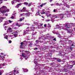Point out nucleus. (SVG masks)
<instances>
[{"label": "nucleus", "mask_w": 75, "mask_h": 75, "mask_svg": "<svg viewBox=\"0 0 75 75\" xmlns=\"http://www.w3.org/2000/svg\"><path fill=\"white\" fill-rule=\"evenodd\" d=\"M63 17H64V15L63 14H61L59 16V17H58V19L59 20H60L62 19Z\"/></svg>", "instance_id": "3"}, {"label": "nucleus", "mask_w": 75, "mask_h": 75, "mask_svg": "<svg viewBox=\"0 0 75 75\" xmlns=\"http://www.w3.org/2000/svg\"><path fill=\"white\" fill-rule=\"evenodd\" d=\"M16 70H14V71H12V72H13L14 73V72H16Z\"/></svg>", "instance_id": "50"}, {"label": "nucleus", "mask_w": 75, "mask_h": 75, "mask_svg": "<svg viewBox=\"0 0 75 75\" xmlns=\"http://www.w3.org/2000/svg\"><path fill=\"white\" fill-rule=\"evenodd\" d=\"M57 10L55 9H54L53 12H54V13H57Z\"/></svg>", "instance_id": "23"}, {"label": "nucleus", "mask_w": 75, "mask_h": 75, "mask_svg": "<svg viewBox=\"0 0 75 75\" xmlns=\"http://www.w3.org/2000/svg\"><path fill=\"white\" fill-rule=\"evenodd\" d=\"M21 4H18L16 6V8H18V7H19V6H21Z\"/></svg>", "instance_id": "11"}, {"label": "nucleus", "mask_w": 75, "mask_h": 75, "mask_svg": "<svg viewBox=\"0 0 75 75\" xmlns=\"http://www.w3.org/2000/svg\"><path fill=\"white\" fill-rule=\"evenodd\" d=\"M57 61H58L59 62H61V60L58 58H57Z\"/></svg>", "instance_id": "18"}, {"label": "nucleus", "mask_w": 75, "mask_h": 75, "mask_svg": "<svg viewBox=\"0 0 75 75\" xmlns=\"http://www.w3.org/2000/svg\"><path fill=\"white\" fill-rule=\"evenodd\" d=\"M0 18H1V19H2V20H4V18L2 17H0Z\"/></svg>", "instance_id": "24"}, {"label": "nucleus", "mask_w": 75, "mask_h": 75, "mask_svg": "<svg viewBox=\"0 0 75 75\" xmlns=\"http://www.w3.org/2000/svg\"><path fill=\"white\" fill-rule=\"evenodd\" d=\"M19 24H17L16 25H18V26Z\"/></svg>", "instance_id": "58"}, {"label": "nucleus", "mask_w": 75, "mask_h": 75, "mask_svg": "<svg viewBox=\"0 0 75 75\" xmlns=\"http://www.w3.org/2000/svg\"><path fill=\"white\" fill-rule=\"evenodd\" d=\"M38 39H39V40H40L41 39V38H40V37Z\"/></svg>", "instance_id": "55"}, {"label": "nucleus", "mask_w": 75, "mask_h": 75, "mask_svg": "<svg viewBox=\"0 0 75 75\" xmlns=\"http://www.w3.org/2000/svg\"><path fill=\"white\" fill-rule=\"evenodd\" d=\"M25 18L24 17H23L21 18V19H22V20H23Z\"/></svg>", "instance_id": "40"}, {"label": "nucleus", "mask_w": 75, "mask_h": 75, "mask_svg": "<svg viewBox=\"0 0 75 75\" xmlns=\"http://www.w3.org/2000/svg\"><path fill=\"white\" fill-rule=\"evenodd\" d=\"M1 55H3V53H1Z\"/></svg>", "instance_id": "56"}, {"label": "nucleus", "mask_w": 75, "mask_h": 75, "mask_svg": "<svg viewBox=\"0 0 75 75\" xmlns=\"http://www.w3.org/2000/svg\"><path fill=\"white\" fill-rule=\"evenodd\" d=\"M70 50H72V47H71L70 48Z\"/></svg>", "instance_id": "53"}, {"label": "nucleus", "mask_w": 75, "mask_h": 75, "mask_svg": "<svg viewBox=\"0 0 75 75\" xmlns=\"http://www.w3.org/2000/svg\"><path fill=\"white\" fill-rule=\"evenodd\" d=\"M31 45H32V44L30 43V44H29V46H31Z\"/></svg>", "instance_id": "35"}, {"label": "nucleus", "mask_w": 75, "mask_h": 75, "mask_svg": "<svg viewBox=\"0 0 75 75\" xmlns=\"http://www.w3.org/2000/svg\"><path fill=\"white\" fill-rule=\"evenodd\" d=\"M21 25H18V27H21Z\"/></svg>", "instance_id": "59"}, {"label": "nucleus", "mask_w": 75, "mask_h": 75, "mask_svg": "<svg viewBox=\"0 0 75 75\" xmlns=\"http://www.w3.org/2000/svg\"><path fill=\"white\" fill-rule=\"evenodd\" d=\"M4 72V70H0V75H2V73Z\"/></svg>", "instance_id": "10"}, {"label": "nucleus", "mask_w": 75, "mask_h": 75, "mask_svg": "<svg viewBox=\"0 0 75 75\" xmlns=\"http://www.w3.org/2000/svg\"><path fill=\"white\" fill-rule=\"evenodd\" d=\"M32 31H34V29H31Z\"/></svg>", "instance_id": "60"}, {"label": "nucleus", "mask_w": 75, "mask_h": 75, "mask_svg": "<svg viewBox=\"0 0 75 75\" xmlns=\"http://www.w3.org/2000/svg\"><path fill=\"white\" fill-rule=\"evenodd\" d=\"M34 62L35 64H36L37 63V62L36 61H35Z\"/></svg>", "instance_id": "36"}, {"label": "nucleus", "mask_w": 75, "mask_h": 75, "mask_svg": "<svg viewBox=\"0 0 75 75\" xmlns=\"http://www.w3.org/2000/svg\"><path fill=\"white\" fill-rule=\"evenodd\" d=\"M0 65H1L2 67H4V66H5V64L4 63H3V64H0Z\"/></svg>", "instance_id": "19"}, {"label": "nucleus", "mask_w": 75, "mask_h": 75, "mask_svg": "<svg viewBox=\"0 0 75 75\" xmlns=\"http://www.w3.org/2000/svg\"><path fill=\"white\" fill-rule=\"evenodd\" d=\"M16 1H18V0H16Z\"/></svg>", "instance_id": "64"}, {"label": "nucleus", "mask_w": 75, "mask_h": 75, "mask_svg": "<svg viewBox=\"0 0 75 75\" xmlns=\"http://www.w3.org/2000/svg\"><path fill=\"white\" fill-rule=\"evenodd\" d=\"M26 12H28V11H28V10H26Z\"/></svg>", "instance_id": "49"}, {"label": "nucleus", "mask_w": 75, "mask_h": 75, "mask_svg": "<svg viewBox=\"0 0 75 75\" xmlns=\"http://www.w3.org/2000/svg\"><path fill=\"white\" fill-rule=\"evenodd\" d=\"M32 5V3H30L29 4H28V7H30Z\"/></svg>", "instance_id": "17"}, {"label": "nucleus", "mask_w": 75, "mask_h": 75, "mask_svg": "<svg viewBox=\"0 0 75 75\" xmlns=\"http://www.w3.org/2000/svg\"><path fill=\"white\" fill-rule=\"evenodd\" d=\"M57 58H55V57H54L53 58V59H57Z\"/></svg>", "instance_id": "42"}, {"label": "nucleus", "mask_w": 75, "mask_h": 75, "mask_svg": "<svg viewBox=\"0 0 75 75\" xmlns=\"http://www.w3.org/2000/svg\"><path fill=\"white\" fill-rule=\"evenodd\" d=\"M73 66H74V65H70V67H71V68H72V67H73Z\"/></svg>", "instance_id": "41"}, {"label": "nucleus", "mask_w": 75, "mask_h": 75, "mask_svg": "<svg viewBox=\"0 0 75 75\" xmlns=\"http://www.w3.org/2000/svg\"><path fill=\"white\" fill-rule=\"evenodd\" d=\"M48 25L49 27H51V25H50V23H48Z\"/></svg>", "instance_id": "33"}, {"label": "nucleus", "mask_w": 75, "mask_h": 75, "mask_svg": "<svg viewBox=\"0 0 75 75\" xmlns=\"http://www.w3.org/2000/svg\"><path fill=\"white\" fill-rule=\"evenodd\" d=\"M5 16H8V15L7 14H6L5 15Z\"/></svg>", "instance_id": "57"}, {"label": "nucleus", "mask_w": 75, "mask_h": 75, "mask_svg": "<svg viewBox=\"0 0 75 75\" xmlns=\"http://www.w3.org/2000/svg\"><path fill=\"white\" fill-rule=\"evenodd\" d=\"M42 42V41H41L40 40H36V42L37 44H38L39 42Z\"/></svg>", "instance_id": "9"}, {"label": "nucleus", "mask_w": 75, "mask_h": 75, "mask_svg": "<svg viewBox=\"0 0 75 75\" xmlns=\"http://www.w3.org/2000/svg\"><path fill=\"white\" fill-rule=\"evenodd\" d=\"M38 50V48L36 47L34 49V50Z\"/></svg>", "instance_id": "37"}, {"label": "nucleus", "mask_w": 75, "mask_h": 75, "mask_svg": "<svg viewBox=\"0 0 75 75\" xmlns=\"http://www.w3.org/2000/svg\"><path fill=\"white\" fill-rule=\"evenodd\" d=\"M2 8L4 11H1V10H0V11H1L2 14H5L6 12V10H7V7L4 6H3Z\"/></svg>", "instance_id": "2"}, {"label": "nucleus", "mask_w": 75, "mask_h": 75, "mask_svg": "<svg viewBox=\"0 0 75 75\" xmlns=\"http://www.w3.org/2000/svg\"><path fill=\"white\" fill-rule=\"evenodd\" d=\"M0 56L1 57V58H2V59H4V57L1 56V55H0Z\"/></svg>", "instance_id": "26"}, {"label": "nucleus", "mask_w": 75, "mask_h": 75, "mask_svg": "<svg viewBox=\"0 0 75 75\" xmlns=\"http://www.w3.org/2000/svg\"><path fill=\"white\" fill-rule=\"evenodd\" d=\"M69 42H70V43H71V42H72L71 40H69Z\"/></svg>", "instance_id": "34"}, {"label": "nucleus", "mask_w": 75, "mask_h": 75, "mask_svg": "<svg viewBox=\"0 0 75 75\" xmlns=\"http://www.w3.org/2000/svg\"><path fill=\"white\" fill-rule=\"evenodd\" d=\"M14 1H11V3L12 4H13L14 3Z\"/></svg>", "instance_id": "27"}, {"label": "nucleus", "mask_w": 75, "mask_h": 75, "mask_svg": "<svg viewBox=\"0 0 75 75\" xmlns=\"http://www.w3.org/2000/svg\"><path fill=\"white\" fill-rule=\"evenodd\" d=\"M52 0H50V2H52Z\"/></svg>", "instance_id": "52"}, {"label": "nucleus", "mask_w": 75, "mask_h": 75, "mask_svg": "<svg viewBox=\"0 0 75 75\" xmlns=\"http://www.w3.org/2000/svg\"><path fill=\"white\" fill-rule=\"evenodd\" d=\"M4 38H5V39H6V40H8V37L7 36V35H6L4 37Z\"/></svg>", "instance_id": "20"}, {"label": "nucleus", "mask_w": 75, "mask_h": 75, "mask_svg": "<svg viewBox=\"0 0 75 75\" xmlns=\"http://www.w3.org/2000/svg\"><path fill=\"white\" fill-rule=\"evenodd\" d=\"M54 4H51V6H52V5H54Z\"/></svg>", "instance_id": "54"}, {"label": "nucleus", "mask_w": 75, "mask_h": 75, "mask_svg": "<svg viewBox=\"0 0 75 75\" xmlns=\"http://www.w3.org/2000/svg\"><path fill=\"white\" fill-rule=\"evenodd\" d=\"M10 33H12V32H13V30H12L10 31Z\"/></svg>", "instance_id": "48"}, {"label": "nucleus", "mask_w": 75, "mask_h": 75, "mask_svg": "<svg viewBox=\"0 0 75 75\" xmlns=\"http://www.w3.org/2000/svg\"><path fill=\"white\" fill-rule=\"evenodd\" d=\"M36 15H38V16L39 15L40 16H41V15H40V11L38 10V11L36 13Z\"/></svg>", "instance_id": "7"}, {"label": "nucleus", "mask_w": 75, "mask_h": 75, "mask_svg": "<svg viewBox=\"0 0 75 75\" xmlns=\"http://www.w3.org/2000/svg\"><path fill=\"white\" fill-rule=\"evenodd\" d=\"M9 43L10 44H11V40H9Z\"/></svg>", "instance_id": "38"}, {"label": "nucleus", "mask_w": 75, "mask_h": 75, "mask_svg": "<svg viewBox=\"0 0 75 75\" xmlns=\"http://www.w3.org/2000/svg\"><path fill=\"white\" fill-rule=\"evenodd\" d=\"M44 26L45 27H46V24H44Z\"/></svg>", "instance_id": "51"}, {"label": "nucleus", "mask_w": 75, "mask_h": 75, "mask_svg": "<svg viewBox=\"0 0 75 75\" xmlns=\"http://www.w3.org/2000/svg\"><path fill=\"white\" fill-rule=\"evenodd\" d=\"M8 22H9V23H11V22H12V21H11L10 20H9L8 21Z\"/></svg>", "instance_id": "29"}, {"label": "nucleus", "mask_w": 75, "mask_h": 75, "mask_svg": "<svg viewBox=\"0 0 75 75\" xmlns=\"http://www.w3.org/2000/svg\"><path fill=\"white\" fill-rule=\"evenodd\" d=\"M46 16H51V14H48V13H47L46 14Z\"/></svg>", "instance_id": "15"}, {"label": "nucleus", "mask_w": 75, "mask_h": 75, "mask_svg": "<svg viewBox=\"0 0 75 75\" xmlns=\"http://www.w3.org/2000/svg\"><path fill=\"white\" fill-rule=\"evenodd\" d=\"M3 3V2H0V4H1Z\"/></svg>", "instance_id": "62"}, {"label": "nucleus", "mask_w": 75, "mask_h": 75, "mask_svg": "<svg viewBox=\"0 0 75 75\" xmlns=\"http://www.w3.org/2000/svg\"><path fill=\"white\" fill-rule=\"evenodd\" d=\"M42 14H45V12H44V10H42V12L41 13Z\"/></svg>", "instance_id": "16"}, {"label": "nucleus", "mask_w": 75, "mask_h": 75, "mask_svg": "<svg viewBox=\"0 0 75 75\" xmlns=\"http://www.w3.org/2000/svg\"><path fill=\"white\" fill-rule=\"evenodd\" d=\"M8 30H11V28H9L8 29Z\"/></svg>", "instance_id": "44"}, {"label": "nucleus", "mask_w": 75, "mask_h": 75, "mask_svg": "<svg viewBox=\"0 0 75 75\" xmlns=\"http://www.w3.org/2000/svg\"><path fill=\"white\" fill-rule=\"evenodd\" d=\"M31 14V13L30 12H28V13H26L25 14V17H30V14Z\"/></svg>", "instance_id": "4"}, {"label": "nucleus", "mask_w": 75, "mask_h": 75, "mask_svg": "<svg viewBox=\"0 0 75 75\" xmlns=\"http://www.w3.org/2000/svg\"><path fill=\"white\" fill-rule=\"evenodd\" d=\"M23 20L22 19H21V18H20V19L19 20L20 21H23Z\"/></svg>", "instance_id": "30"}, {"label": "nucleus", "mask_w": 75, "mask_h": 75, "mask_svg": "<svg viewBox=\"0 0 75 75\" xmlns=\"http://www.w3.org/2000/svg\"><path fill=\"white\" fill-rule=\"evenodd\" d=\"M42 6H43V4H42L40 6L41 7H42Z\"/></svg>", "instance_id": "31"}, {"label": "nucleus", "mask_w": 75, "mask_h": 75, "mask_svg": "<svg viewBox=\"0 0 75 75\" xmlns=\"http://www.w3.org/2000/svg\"><path fill=\"white\" fill-rule=\"evenodd\" d=\"M14 18V16H12V17H11V18Z\"/></svg>", "instance_id": "46"}, {"label": "nucleus", "mask_w": 75, "mask_h": 75, "mask_svg": "<svg viewBox=\"0 0 75 75\" xmlns=\"http://www.w3.org/2000/svg\"><path fill=\"white\" fill-rule=\"evenodd\" d=\"M74 45V44H72L71 45V46H73Z\"/></svg>", "instance_id": "61"}, {"label": "nucleus", "mask_w": 75, "mask_h": 75, "mask_svg": "<svg viewBox=\"0 0 75 75\" xmlns=\"http://www.w3.org/2000/svg\"><path fill=\"white\" fill-rule=\"evenodd\" d=\"M52 17L53 18H58V16H57L56 15H53Z\"/></svg>", "instance_id": "12"}, {"label": "nucleus", "mask_w": 75, "mask_h": 75, "mask_svg": "<svg viewBox=\"0 0 75 75\" xmlns=\"http://www.w3.org/2000/svg\"><path fill=\"white\" fill-rule=\"evenodd\" d=\"M21 45L20 46V48H23V45H24V43L23 42H21Z\"/></svg>", "instance_id": "6"}, {"label": "nucleus", "mask_w": 75, "mask_h": 75, "mask_svg": "<svg viewBox=\"0 0 75 75\" xmlns=\"http://www.w3.org/2000/svg\"><path fill=\"white\" fill-rule=\"evenodd\" d=\"M22 56H23V57H26V56H25V55L23 54H22Z\"/></svg>", "instance_id": "28"}, {"label": "nucleus", "mask_w": 75, "mask_h": 75, "mask_svg": "<svg viewBox=\"0 0 75 75\" xmlns=\"http://www.w3.org/2000/svg\"><path fill=\"white\" fill-rule=\"evenodd\" d=\"M56 6H60V5H59V4L58 3H57L56 4Z\"/></svg>", "instance_id": "25"}, {"label": "nucleus", "mask_w": 75, "mask_h": 75, "mask_svg": "<svg viewBox=\"0 0 75 75\" xmlns=\"http://www.w3.org/2000/svg\"><path fill=\"white\" fill-rule=\"evenodd\" d=\"M13 36H15V37H16V35L14 34L13 35Z\"/></svg>", "instance_id": "43"}, {"label": "nucleus", "mask_w": 75, "mask_h": 75, "mask_svg": "<svg viewBox=\"0 0 75 75\" xmlns=\"http://www.w3.org/2000/svg\"><path fill=\"white\" fill-rule=\"evenodd\" d=\"M41 26H42V25H43V24H41Z\"/></svg>", "instance_id": "63"}, {"label": "nucleus", "mask_w": 75, "mask_h": 75, "mask_svg": "<svg viewBox=\"0 0 75 75\" xmlns=\"http://www.w3.org/2000/svg\"><path fill=\"white\" fill-rule=\"evenodd\" d=\"M53 41H57V40H56V38H54V39H53Z\"/></svg>", "instance_id": "32"}, {"label": "nucleus", "mask_w": 75, "mask_h": 75, "mask_svg": "<svg viewBox=\"0 0 75 75\" xmlns=\"http://www.w3.org/2000/svg\"><path fill=\"white\" fill-rule=\"evenodd\" d=\"M66 6L67 7V8H69L70 7V6H69V5H66Z\"/></svg>", "instance_id": "21"}, {"label": "nucleus", "mask_w": 75, "mask_h": 75, "mask_svg": "<svg viewBox=\"0 0 75 75\" xmlns=\"http://www.w3.org/2000/svg\"><path fill=\"white\" fill-rule=\"evenodd\" d=\"M27 8L25 7H23L22 9L21 10V12H24L26 11V9Z\"/></svg>", "instance_id": "5"}, {"label": "nucleus", "mask_w": 75, "mask_h": 75, "mask_svg": "<svg viewBox=\"0 0 75 75\" xmlns=\"http://www.w3.org/2000/svg\"><path fill=\"white\" fill-rule=\"evenodd\" d=\"M71 24V25H72V24H73V25H74V24L73 23H71V24H69L68 23H66L65 24H64V25H65L64 26V27H66V28H63V29L64 30H68V29H67V28H71V27H72L73 25H70Z\"/></svg>", "instance_id": "1"}, {"label": "nucleus", "mask_w": 75, "mask_h": 75, "mask_svg": "<svg viewBox=\"0 0 75 75\" xmlns=\"http://www.w3.org/2000/svg\"><path fill=\"white\" fill-rule=\"evenodd\" d=\"M24 71L25 72H27L28 71V70L27 69H24Z\"/></svg>", "instance_id": "22"}, {"label": "nucleus", "mask_w": 75, "mask_h": 75, "mask_svg": "<svg viewBox=\"0 0 75 75\" xmlns=\"http://www.w3.org/2000/svg\"><path fill=\"white\" fill-rule=\"evenodd\" d=\"M25 14H26V13H23V14H21L20 16H26Z\"/></svg>", "instance_id": "14"}, {"label": "nucleus", "mask_w": 75, "mask_h": 75, "mask_svg": "<svg viewBox=\"0 0 75 75\" xmlns=\"http://www.w3.org/2000/svg\"><path fill=\"white\" fill-rule=\"evenodd\" d=\"M24 5H26V6H28V3L27 2H24Z\"/></svg>", "instance_id": "13"}, {"label": "nucleus", "mask_w": 75, "mask_h": 75, "mask_svg": "<svg viewBox=\"0 0 75 75\" xmlns=\"http://www.w3.org/2000/svg\"><path fill=\"white\" fill-rule=\"evenodd\" d=\"M5 11H6V12H7V11L8 12V11H9V10H6Z\"/></svg>", "instance_id": "39"}, {"label": "nucleus", "mask_w": 75, "mask_h": 75, "mask_svg": "<svg viewBox=\"0 0 75 75\" xmlns=\"http://www.w3.org/2000/svg\"><path fill=\"white\" fill-rule=\"evenodd\" d=\"M0 21H1L0 22H3V20L1 19H0Z\"/></svg>", "instance_id": "47"}, {"label": "nucleus", "mask_w": 75, "mask_h": 75, "mask_svg": "<svg viewBox=\"0 0 75 75\" xmlns=\"http://www.w3.org/2000/svg\"><path fill=\"white\" fill-rule=\"evenodd\" d=\"M50 21V19L47 20V21Z\"/></svg>", "instance_id": "45"}, {"label": "nucleus", "mask_w": 75, "mask_h": 75, "mask_svg": "<svg viewBox=\"0 0 75 75\" xmlns=\"http://www.w3.org/2000/svg\"><path fill=\"white\" fill-rule=\"evenodd\" d=\"M8 24V22L7 21H5V23L3 25L4 26V25H7V24Z\"/></svg>", "instance_id": "8"}]
</instances>
